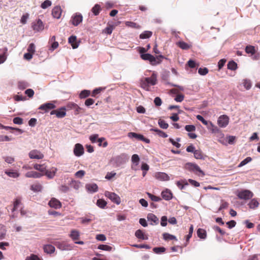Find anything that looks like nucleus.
Listing matches in <instances>:
<instances>
[{
    "mask_svg": "<svg viewBox=\"0 0 260 260\" xmlns=\"http://www.w3.org/2000/svg\"><path fill=\"white\" fill-rule=\"evenodd\" d=\"M42 175L35 171H30L27 172L25 174V176L27 178H40Z\"/></svg>",
    "mask_w": 260,
    "mask_h": 260,
    "instance_id": "22",
    "label": "nucleus"
},
{
    "mask_svg": "<svg viewBox=\"0 0 260 260\" xmlns=\"http://www.w3.org/2000/svg\"><path fill=\"white\" fill-rule=\"evenodd\" d=\"M94 103V100L91 98H88L85 101V105L87 107H89L90 106L93 105Z\"/></svg>",
    "mask_w": 260,
    "mask_h": 260,
    "instance_id": "58",
    "label": "nucleus"
},
{
    "mask_svg": "<svg viewBox=\"0 0 260 260\" xmlns=\"http://www.w3.org/2000/svg\"><path fill=\"white\" fill-rule=\"evenodd\" d=\"M43 249L45 252L48 254H51L55 251V249L54 246L50 244H47L44 246Z\"/></svg>",
    "mask_w": 260,
    "mask_h": 260,
    "instance_id": "23",
    "label": "nucleus"
},
{
    "mask_svg": "<svg viewBox=\"0 0 260 260\" xmlns=\"http://www.w3.org/2000/svg\"><path fill=\"white\" fill-rule=\"evenodd\" d=\"M101 10V6L99 4H95L91 9L92 12L95 16L98 15Z\"/></svg>",
    "mask_w": 260,
    "mask_h": 260,
    "instance_id": "36",
    "label": "nucleus"
},
{
    "mask_svg": "<svg viewBox=\"0 0 260 260\" xmlns=\"http://www.w3.org/2000/svg\"><path fill=\"white\" fill-rule=\"evenodd\" d=\"M98 142H99V146H102L105 148L108 146V142L104 137L99 138L98 139Z\"/></svg>",
    "mask_w": 260,
    "mask_h": 260,
    "instance_id": "40",
    "label": "nucleus"
},
{
    "mask_svg": "<svg viewBox=\"0 0 260 260\" xmlns=\"http://www.w3.org/2000/svg\"><path fill=\"white\" fill-rule=\"evenodd\" d=\"M135 236L141 240H147L148 239V236L141 230H138L136 231Z\"/></svg>",
    "mask_w": 260,
    "mask_h": 260,
    "instance_id": "21",
    "label": "nucleus"
},
{
    "mask_svg": "<svg viewBox=\"0 0 260 260\" xmlns=\"http://www.w3.org/2000/svg\"><path fill=\"white\" fill-rule=\"evenodd\" d=\"M163 238L165 240L167 241L173 240H177L176 237L175 236L167 233L163 234Z\"/></svg>",
    "mask_w": 260,
    "mask_h": 260,
    "instance_id": "38",
    "label": "nucleus"
},
{
    "mask_svg": "<svg viewBox=\"0 0 260 260\" xmlns=\"http://www.w3.org/2000/svg\"><path fill=\"white\" fill-rule=\"evenodd\" d=\"M237 196L240 199L247 200L252 198L253 193L249 190L244 189L239 191Z\"/></svg>",
    "mask_w": 260,
    "mask_h": 260,
    "instance_id": "4",
    "label": "nucleus"
},
{
    "mask_svg": "<svg viewBox=\"0 0 260 260\" xmlns=\"http://www.w3.org/2000/svg\"><path fill=\"white\" fill-rule=\"evenodd\" d=\"M107 204V202L103 199H99L97 200L96 205L102 209H104Z\"/></svg>",
    "mask_w": 260,
    "mask_h": 260,
    "instance_id": "39",
    "label": "nucleus"
},
{
    "mask_svg": "<svg viewBox=\"0 0 260 260\" xmlns=\"http://www.w3.org/2000/svg\"><path fill=\"white\" fill-rule=\"evenodd\" d=\"M32 27L35 31H40L44 29V24L42 20L39 19L32 23Z\"/></svg>",
    "mask_w": 260,
    "mask_h": 260,
    "instance_id": "13",
    "label": "nucleus"
},
{
    "mask_svg": "<svg viewBox=\"0 0 260 260\" xmlns=\"http://www.w3.org/2000/svg\"><path fill=\"white\" fill-rule=\"evenodd\" d=\"M104 194L106 197L109 198L112 202L116 204L117 205H119L120 204V198L118 195H117L115 192L106 191L105 192Z\"/></svg>",
    "mask_w": 260,
    "mask_h": 260,
    "instance_id": "3",
    "label": "nucleus"
},
{
    "mask_svg": "<svg viewBox=\"0 0 260 260\" xmlns=\"http://www.w3.org/2000/svg\"><path fill=\"white\" fill-rule=\"evenodd\" d=\"M30 189L34 191L39 192L41 191L42 186L41 184L37 183L31 185L30 186Z\"/></svg>",
    "mask_w": 260,
    "mask_h": 260,
    "instance_id": "33",
    "label": "nucleus"
},
{
    "mask_svg": "<svg viewBox=\"0 0 260 260\" xmlns=\"http://www.w3.org/2000/svg\"><path fill=\"white\" fill-rule=\"evenodd\" d=\"M249 207L252 209H255L259 206V203L255 199H252L248 204Z\"/></svg>",
    "mask_w": 260,
    "mask_h": 260,
    "instance_id": "29",
    "label": "nucleus"
},
{
    "mask_svg": "<svg viewBox=\"0 0 260 260\" xmlns=\"http://www.w3.org/2000/svg\"><path fill=\"white\" fill-rule=\"evenodd\" d=\"M26 260H41L40 258L36 255L31 254L29 257H27Z\"/></svg>",
    "mask_w": 260,
    "mask_h": 260,
    "instance_id": "64",
    "label": "nucleus"
},
{
    "mask_svg": "<svg viewBox=\"0 0 260 260\" xmlns=\"http://www.w3.org/2000/svg\"><path fill=\"white\" fill-rule=\"evenodd\" d=\"M98 248L101 250L108 251H111L112 249V247L111 246L104 244L99 245Z\"/></svg>",
    "mask_w": 260,
    "mask_h": 260,
    "instance_id": "48",
    "label": "nucleus"
},
{
    "mask_svg": "<svg viewBox=\"0 0 260 260\" xmlns=\"http://www.w3.org/2000/svg\"><path fill=\"white\" fill-rule=\"evenodd\" d=\"M116 175L114 172H108L105 176V178L107 180H110Z\"/></svg>",
    "mask_w": 260,
    "mask_h": 260,
    "instance_id": "61",
    "label": "nucleus"
},
{
    "mask_svg": "<svg viewBox=\"0 0 260 260\" xmlns=\"http://www.w3.org/2000/svg\"><path fill=\"white\" fill-rule=\"evenodd\" d=\"M56 107L55 105L51 103H47L41 105L39 109L40 110L44 111L45 112H48L50 110L53 109Z\"/></svg>",
    "mask_w": 260,
    "mask_h": 260,
    "instance_id": "14",
    "label": "nucleus"
},
{
    "mask_svg": "<svg viewBox=\"0 0 260 260\" xmlns=\"http://www.w3.org/2000/svg\"><path fill=\"white\" fill-rule=\"evenodd\" d=\"M153 251L157 254H159L162 252H164L166 251V248L163 247H154L153 249Z\"/></svg>",
    "mask_w": 260,
    "mask_h": 260,
    "instance_id": "53",
    "label": "nucleus"
},
{
    "mask_svg": "<svg viewBox=\"0 0 260 260\" xmlns=\"http://www.w3.org/2000/svg\"><path fill=\"white\" fill-rule=\"evenodd\" d=\"M198 73L201 75H206L208 73V69L206 68H200L198 70Z\"/></svg>",
    "mask_w": 260,
    "mask_h": 260,
    "instance_id": "56",
    "label": "nucleus"
},
{
    "mask_svg": "<svg viewBox=\"0 0 260 260\" xmlns=\"http://www.w3.org/2000/svg\"><path fill=\"white\" fill-rule=\"evenodd\" d=\"M21 204V200L19 199H16L14 203V207L12 211L16 210L18 206Z\"/></svg>",
    "mask_w": 260,
    "mask_h": 260,
    "instance_id": "59",
    "label": "nucleus"
},
{
    "mask_svg": "<svg viewBox=\"0 0 260 260\" xmlns=\"http://www.w3.org/2000/svg\"><path fill=\"white\" fill-rule=\"evenodd\" d=\"M50 242L55 245L58 249L61 250H69L73 248V246L68 244L65 241L56 242L52 241V240Z\"/></svg>",
    "mask_w": 260,
    "mask_h": 260,
    "instance_id": "2",
    "label": "nucleus"
},
{
    "mask_svg": "<svg viewBox=\"0 0 260 260\" xmlns=\"http://www.w3.org/2000/svg\"><path fill=\"white\" fill-rule=\"evenodd\" d=\"M197 235L201 239H205L206 237V232L202 229H199L197 231Z\"/></svg>",
    "mask_w": 260,
    "mask_h": 260,
    "instance_id": "41",
    "label": "nucleus"
},
{
    "mask_svg": "<svg viewBox=\"0 0 260 260\" xmlns=\"http://www.w3.org/2000/svg\"><path fill=\"white\" fill-rule=\"evenodd\" d=\"M72 105H73V107H72L73 108L75 109V114L77 115L80 113H83L84 112V110L83 108L80 107L77 104H73Z\"/></svg>",
    "mask_w": 260,
    "mask_h": 260,
    "instance_id": "43",
    "label": "nucleus"
},
{
    "mask_svg": "<svg viewBox=\"0 0 260 260\" xmlns=\"http://www.w3.org/2000/svg\"><path fill=\"white\" fill-rule=\"evenodd\" d=\"M252 160V158L250 157H247L243 160H242L238 165V167H241L247 163L250 162Z\"/></svg>",
    "mask_w": 260,
    "mask_h": 260,
    "instance_id": "54",
    "label": "nucleus"
},
{
    "mask_svg": "<svg viewBox=\"0 0 260 260\" xmlns=\"http://www.w3.org/2000/svg\"><path fill=\"white\" fill-rule=\"evenodd\" d=\"M140 86L146 90H149V85L148 84L147 82L145 81V79L142 78L140 80Z\"/></svg>",
    "mask_w": 260,
    "mask_h": 260,
    "instance_id": "37",
    "label": "nucleus"
},
{
    "mask_svg": "<svg viewBox=\"0 0 260 260\" xmlns=\"http://www.w3.org/2000/svg\"><path fill=\"white\" fill-rule=\"evenodd\" d=\"M185 129L187 132H193L196 130L195 126L193 125H186L185 126Z\"/></svg>",
    "mask_w": 260,
    "mask_h": 260,
    "instance_id": "62",
    "label": "nucleus"
},
{
    "mask_svg": "<svg viewBox=\"0 0 260 260\" xmlns=\"http://www.w3.org/2000/svg\"><path fill=\"white\" fill-rule=\"evenodd\" d=\"M86 188L89 191L94 192L98 191V186L95 183L87 184L86 185Z\"/></svg>",
    "mask_w": 260,
    "mask_h": 260,
    "instance_id": "25",
    "label": "nucleus"
},
{
    "mask_svg": "<svg viewBox=\"0 0 260 260\" xmlns=\"http://www.w3.org/2000/svg\"><path fill=\"white\" fill-rule=\"evenodd\" d=\"M48 205L50 207L56 209H59L62 206L61 202L54 198H53L50 200L49 202Z\"/></svg>",
    "mask_w": 260,
    "mask_h": 260,
    "instance_id": "11",
    "label": "nucleus"
},
{
    "mask_svg": "<svg viewBox=\"0 0 260 260\" xmlns=\"http://www.w3.org/2000/svg\"><path fill=\"white\" fill-rule=\"evenodd\" d=\"M176 45L183 50H188L191 47V45L183 41H179L176 43Z\"/></svg>",
    "mask_w": 260,
    "mask_h": 260,
    "instance_id": "17",
    "label": "nucleus"
},
{
    "mask_svg": "<svg viewBox=\"0 0 260 260\" xmlns=\"http://www.w3.org/2000/svg\"><path fill=\"white\" fill-rule=\"evenodd\" d=\"M144 79L149 85H154L157 83V75L154 73H153L150 77L144 78Z\"/></svg>",
    "mask_w": 260,
    "mask_h": 260,
    "instance_id": "15",
    "label": "nucleus"
},
{
    "mask_svg": "<svg viewBox=\"0 0 260 260\" xmlns=\"http://www.w3.org/2000/svg\"><path fill=\"white\" fill-rule=\"evenodd\" d=\"M193 154L194 158L198 159H204L206 156L201 150H196Z\"/></svg>",
    "mask_w": 260,
    "mask_h": 260,
    "instance_id": "27",
    "label": "nucleus"
},
{
    "mask_svg": "<svg viewBox=\"0 0 260 260\" xmlns=\"http://www.w3.org/2000/svg\"><path fill=\"white\" fill-rule=\"evenodd\" d=\"M125 25L128 27H132V28H140V26L137 23L132 22V21H126L125 23Z\"/></svg>",
    "mask_w": 260,
    "mask_h": 260,
    "instance_id": "46",
    "label": "nucleus"
},
{
    "mask_svg": "<svg viewBox=\"0 0 260 260\" xmlns=\"http://www.w3.org/2000/svg\"><path fill=\"white\" fill-rule=\"evenodd\" d=\"M70 237L73 241H76L79 238V237H80L79 232L77 230H72L71 232Z\"/></svg>",
    "mask_w": 260,
    "mask_h": 260,
    "instance_id": "26",
    "label": "nucleus"
},
{
    "mask_svg": "<svg viewBox=\"0 0 260 260\" xmlns=\"http://www.w3.org/2000/svg\"><path fill=\"white\" fill-rule=\"evenodd\" d=\"M52 5V2L50 0H46L43 3H42L41 5V7L45 9L49 7H50Z\"/></svg>",
    "mask_w": 260,
    "mask_h": 260,
    "instance_id": "50",
    "label": "nucleus"
},
{
    "mask_svg": "<svg viewBox=\"0 0 260 260\" xmlns=\"http://www.w3.org/2000/svg\"><path fill=\"white\" fill-rule=\"evenodd\" d=\"M13 122L15 124H22L23 123V119L19 117H16L13 119Z\"/></svg>",
    "mask_w": 260,
    "mask_h": 260,
    "instance_id": "57",
    "label": "nucleus"
},
{
    "mask_svg": "<svg viewBox=\"0 0 260 260\" xmlns=\"http://www.w3.org/2000/svg\"><path fill=\"white\" fill-rule=\"evenodd\" d=\"M91 94L90 91L88 90H82L80 94H79V98L80 99H85L86 98H87Z\"/></svg>",
    "mask_w": 260,
    "mask_h": 260,
    "instance_id": "42",
    "label": "nucleus"
},
{
    "mask_svg": "<svg viewBox=\"0 0 260 260\" xmlns=\"http://www.w3.org/2000/svg\"><path fill=\"white\" fill-rule=\"evenodd\" d=\"M132 161L133 164H135L136 166H137L140 161V158L138 154H133L132 157Z\"/></svg>",
    "mask_w": 260,
    "mask_h": 260,
    "instance_id": "49",
    "label": "nucleus"
},
{
    "mask_svg": "<svg viewBox=\"0 0 260 260\" xmlns=\"http://www.w3.org/2000/svg\"><path fill=\"white\" fill-rule=\"evenodd\" d=\"M245 52L247 54H250L253 55L255 54L256 50L255 47L251 45H248L245 48Z\"/></svg>",
    "mask_w": 260,
    "mask_h": 260,
    "instance_id": "35",
    "label": "nucleus"
},
{
    "mask_svg": "<svg viewBox=\"0 0 260 260\" xmlns=\"http://www.w3.org/2000/svg\"><path fill=\"white\" fill-rule=\"evenodd\" d=\"M62 13V9L59 6L54 7L52 10V15L53 18L59 19Z\"/></svg>",
    "mask_w": 260,
    "mask_h": 260,
    "instance_id": "12",
    "label": "nucleus"
},
{
    "mask_svg": "<svg viewBox=\"0 0 260 260\" xmlns=\"http://www.w3.org/2000/svg\"><path fill=\"white\" fill-rule=\"evenodd\" d=\"M5 173L9 177L16 178H18L20 174L17 171L13 170H7L5 171Z\"/></svg>",
    "mask_w": 260,
    "mask_h": 260,
    "instance_id": "16",
    "label": "nucleus"
},
{
    "mask_svg": "<svg viewBox=\"0 0 260 260\" xmlns=\"http://www.w3.org/2000/svg\"><path fill=\"white\" fill-rule=\"evenodd\" d=\"M205 125H206L207 128L213 133H215L218 131L217 127L211 121H208L207 124Z\"/></svg>",
    "mask_w": 260,
    "mask_h": 260,
    "instance_id": "28",
    "label": "nucleus"
},
{
    "mask_svg": "<svg viewBox=\"0 0 260 260\" xmlns=\"http://www.w3.org/2000/svg\"><path fill=\"white\" fill-rule=\"evenodd\" d=\"M34 168L35 169L40 171L41 172L46 171V166H45V164L40 165L36 164L34 165Z\"/></svg>",
    "mask_w": 260,
    "mask_h": 260,
    "instance_id": "32",
    "label": "nucleus"
},
{
    "mask_svg": "<svg viewBox=\"0 0 260 260\" xmlns=\"http://www.w3.org/2000/svg\"><path fill=\"white\" fill-rule=\"evenodd\" d=\"M243 84L246 89L248 90L251 87V83L250 80L245 79L243 81Z\"/></svg>",
    "mask_w": 260,
    "mask_h": 260,
    "instance_id": "52",
    "label": "nucleus"
},
{
    "mask_svg": "<svg viewBox=\"0 0 260 260\" xmlns=\"http://www.w3.org/2000/svg\"><path fill=\"white\" fill-rule=\"evenodd\" d=\"M152 35V32L151 31H144L143 32L140 34V38L141 39H148L150 38Z\"/></svg>",
    "mask_w": 260,
    "mask_h": 260,
    "instance_id": "30",
    "label": "nucleus"
},
{
    "mask_svg": "<svg viewBox=\"0 0 260 260\" xmlns=\"http://www.w3.org/2000/svg\"><path fill=\"white\" fill-rule=\"evenodd\" d=\"M83 20L82 15L76 13L74 14L71 17L70 22L74 26H78Z\"/></svg>",
    "mask_w": 260,
    "mask_h": 260,
    "instance_id": "7",
    "label": "nucleus"
},
{
    "mask_svg": "<svg viewBox=\"0 0 260 260\" xmlns=\"http://www.w3.org/2000/svg\"><path fill=\"white\" fill-rule=\"evenodd\" d=\"M28 52L34 54L36 51V46L34 43H30L27 49Z\"/></svg>",
    "mask_w": 260,
    "mask_h": 260,
    "instance_id": "51",
    "label": "nucleus"
},
{
    "mask_svg": "<svg viewBox=\"0 0 260 260\" xmlns=\"http://www.w3.org/2000/svg\"><path fill=\"white\" fill-rule=\"evenodd\" d=\"M229 122V118L227 115H222L218 119L217 124L221 127H226Z\"/></svg>",
    "mask_w": 260,
    "mask_h": 260,
    "instance_id": "8",
    "label": "nucleus"
},
{
    "mask_svg": "<svg viewBox=\"0 0 260 260\" xmlns=\"http://www.w3.org/2000/svg\"><path fill=\"white\" fill-rule=\"evenodd\" d=\"M228 68L229 70L235 71L237 68V64L234 61H230L228 64Z\"/></svg>",
    "mask_w": 260,
    "mask_h": 260,
    "instance_id": "45",
    "label": "nucleus"
},
{
    "mask_svg": "<svg viewBox=\"0 0 260 260\" xmlns=\"http://www.w3.org/2000/svg\"><path fill=\"white\" fill-rule=\"evenodd\" d=\"M156 178L161 181H167L170 179L169 176L165 173L159 172L155 175Z\"/></svg>",
    "mask_w": 260,
    "mask_h": 260,
    "instance_id": "18",
    "label": "nucleus"
},
{
    "mask_svg": "<svg viewBox=\"0 0 260 260\" xmlns=\"http://www.w3.org/2000/svg\"><path fill=\"white\" fill-rule=\"evenodd\" d=\"M77 38L75 36H72L69 38V43L71 44L73 49L78 47L79 44L77 43Z\"/></svg>",
    "mask_w": 260,
    "mask_h": 260,
    "instance_id": "24",
    "label": "nucleus"
},
{
    "mask_svg": "<svg viewBox=\"0 0 260 260\" xmlns=\"http://www.w3.org/2000/svg\"><path fill=\"white\" fill-rule=\"evenodd\" d=\"M126 155L124 154H121L119 155L113 157L111 159V161L115 167H117L124 164L126 162Z\"/></svg>",
    "mask_w": 260,
    "mask_h": 260,
    "instance_id": "1",
    "label": "nucleus"
},
{
    "mask_svg": "<svg viewBox=\"0 0 260 260\" xmlns=\"http://www.w3.org/2000/svg\"><path fill=\"white\" fill-rule=\"evenodd\" d=\"M66 115V109L64 108H61L58 110H57L56 117L57 118H63Z\"/></svg>",
    "mask_w": 260,
    "mask_h": 260,
    "instance_id": "34",
    "label": "nucleus"
},
{
    "mask_svg": "<svg viewBox=\"0 0 260 260\" xmlns=\"http://www.w3.org/2000/svg\"><path fill=\"white\" fill-rule=\"evenodd\" d=\"M113 29L114 26L113 25H109L104 29V31L105 33L110 35L112 34Z\"/></svg>",
    "mask_w": 260,
    "mask_h": 260,
    "instance_id": "60",
    "label": "nucleus"
},
{
    "mask_svg": "<svg viewBox=\"0 0 260 260\" xmlns=\"http://www.w3.org/2000/svg\"><path fill=\"white\" fill-rule=\"evenodd\" d=\"M28 155L31 159H40L44 157V154L40 151L36 149L30 151L28 153Z\"/></svg>",
    "mask_w": 260,
    "mask_h": 260,
    "instance_id": "9",
    "label": "nucleus"
},
{
    "mask_svg": "<svg viewBox=\"0 0 260 260\" xmlns=\"http://www.w3.org/2000/svg\"><path fill=\"white\" fill-rule=\"evenodd\" d=\"M150 131H152V132H155L156 133V134L160 137H162V138H167L168 137V135L164 132L163 131L159 129H157V128H151L150 129Z\"/></svg>",
    "mask_w": 260,
    "mask_h": 260,
    "instance_id": "31",
    "label": "nucleus"
},
{
    "mask_svg": "<svg viewBox=\"0 0 260 260\" xmlns=\"http://www.w3.org/2000/svg\"><path fill=\"white\" fill-rule=\"evenodd\" d=\"M141 57L143 60H149L152 66H155L161 62V60L156 61V58L149 53L142 54L141 55Z\"/></svg>",
    "mask_w": 260,
    "mask_h": 260,
    "instance_id": "5",
    "label": "nucleus"
},
{
    "mask_svg": "<svg viewBox=\"0 0 260 260\" xmlns=\"http://www.w3.org/2000/svg\"><path fill=\"white\" fill-rule=\"evenodd\" d=\"M84 150L83 146L79 143L75 144L74 148V154L76 156L79 157L84 154Z\"/></svg>",
    "mask_w": 260,
    "mask_h": 260,
    "instance_id": "10",
    "label": "nucleus"
},
{
    "mask_svg": "<svg viewBox=\"0 0 260 260\" xmlns=\"http://www.w3.org/2000/svg\"><path fill=\"white\" fill-rule=\"evenodd\" d=\"M158 124L160 127L163 129H167L169 127V124L164 120L161 119L158 120Z\"/></svg>",
    "mask_w": 260,
    "mask_h": 260,
    "instance_id": "44",
    "label": "nucleus"
},
{
    "mask_svg": "<svg viewBox=\"0 0 260 260\" xmlns=\"http://www.w3.org/2000/svg\"><path fill=\"white\" fill-rule=\"evenodd\" d=\"M161 196L162 198L167 201H169L172 198V193L169 189H166V190L162 191Z\"/></svg>",
    "mask_w": 260,
    "mask_h": 260,
    "instance_id": "20",
    "label": "nucleus"
},
{
    "mask_svg": "<svg viewBox=\"0 0 260 260\" xmlns=\"http://www.w3.org/2000/svg\"><path fill=\"white\" fill-rule=\"evenodd\" d=\"M148 196L151 199V200L154 202H158L161 200L160 198L159 197L155 196L154 195L152 194L149 192L147 193Z\"/></svg>",
    "mask_w": 260,
    "mask_h": 260,
    "instance_id": "55",
    "label": "nucleus"
},
{
    "mask_svg": "<svg viewBox=\"0 0 260 260\" xmlns=\"http://www.w3.org/2000/svg\"><path fill=\"white\" fill-rule=\"evenodd\" d=\"M147 219L148 221H151L152 222L151 223V224H157L159 222L158 218L156 215L152 213H149L147 215Z\"/></svg>",
    "mask_w": 260,
    "mask_h": 260,
    "instance_id": "19",
    "label": "nucleus"
},
{
    "mask_svg": "<svg viewBox=\"0 0 260 260\" xmlns=\"http://www.w3.org/2000/svg\"><path fill=\"white\" fill-rule=\"evenodd\" d=\"M25 93L29 98H32L34 95V91L32 89H27L25 91Z\"/></svg>",
    "mask_w": 260,
    "mask_h": 260,
    "instance_id": "63",
    "label": "nucleus"
},
{
    "mask_svg": "<svg viewBox=\"0 0 260 260\" xmlns=\"http://www.w3.org/2000/svg\"><path fill=\"white\" fill-rule=\"evenodd\" d=\"M186 168L191 171L194 172H199L202 176L205 175L204 172L200 169L199 166L197 164L191 162H188L186 164Z\"/></svg>",
    "mask_w": 260,
    "mask_h": 260,
    "instance_id": "6",
    "label": "nucleus"
},
{
    "mask_svg": "<svg viewBox=\"0 0 260 260\" xmlns=\"http://www.w3.org/2000/svg\"><path fill=\"white\" fill-rule=\"evenodd\" d=\"M128 136L129 137L134 138L136 139L141 140L142 139H143V136L140 134H138L135 133H128Z\"/></svg>",
    "mask_w": 260,
    "mask_h": 260,
    "instance_id": "47",
    "label": "nucleus"
}]
</instances>
